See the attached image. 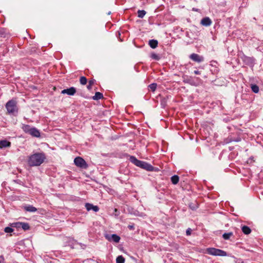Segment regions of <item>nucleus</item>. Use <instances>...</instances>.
<instances>
[{
	"label": "nucleus",
	"mask_w": 263,
	"mask_h": 263,
	"mask_svg": "<svg viewBox=\"0 0 263 263\" xmlns=\"http://www.w3.org/2000/svg\"><path fill=\"white\" fill-rule=\"evenodd\" d=\"M46 157L43 153H35L29 157L28 164L31 166H40Z\"/></svg>",
	"instance_id": "nucleus-1"
},
{
	"label": "nucleus",
	"mask_w": 263,
	"mask_h": 263,
	"mask_svg": "<svg viewBox=\"0 0 263 263\" xmlns=\"http://www.w3.org/2000/svg\"><path fill=\"white\" fill-rule=\"evenodd\" d=\"M6 108L8 113L14 114L17 111L16 102L14 100L9 101L6 104Z\"/></svg>",
	"instance_id": "nucleus-2"
},
{
	"label": "nucleus",
	"mask_w": 263,
	"mask_h": 263,
	"mask_svg": "<svg viewBox=\"0 0 263 263\" xmlns=\"http://www.w3.org/2000/svg\"><path fill=\"white\" fill-rule=\"evenodd\" d=\"M207 253L214 256H226L227 253L226 251L214 248H210L206 250Z\"/></svg>",
	"instance_id": "nucleus-3"
},
{
	"label": "nucleus",
	"mask_w": 263,
	"mask_h": 263,
	"mask_svg": "<svg viewBox=\"0 0 263 263\" xmlns=\"http://www.w3.org/2000/svg\"><path fill=\"white\" fill-rule=\"evenodd\" d=\"M74 162L76 165L78 167L83 168H86L87 167V164L85 161L81 157H78L76 158L74 160Z\"/></svg>",
	"instance_id": "nucleus-4"
},
{
	"label": "nucleus",
	"mask_w": 263,
	"mask_h": 263,
	"mask_svg": "<svg viewBox=\"0 0 263 263\" xmlns=\"http://www.w3.org/2000/svg\"><path fill=\"white\" fill-rule=\"evenodd\" d=\"M140 163H138L137 166L142 168L145 169L148 171H152L154 170V167L151 164L142 161H139Z\"/></svg>",
	"instance_id": "nucleus-5"
},
{
	"label": "nucleus",
	"mask_w": 263,
	"mask_h": 263,
	"mask_svg": "<svg viewBox=\"0 0 263 263\" xmlns=\"http://www.w3.org/2000/svg\"><path fill=\"white\" fill-rule=\"evenodd\" d=\"M105 238L109 241H113L115 242H119L120 240V237L116 234H105Z\"/></svg>",
	"instance_id": "nucleus-6"
},
{
	"label": "nucleus",
	"mask_w": 263,
	"mask_h": 263,
	"mask_svg": "<svg viewBox=\"0 0 263 263\" xmlns=\"http://www.w3.org/2000/svg\"><path fill=\"white\" fill-rule=\"evenodd\" d=\"M76 92V89L73 87H70L69 88L63 89L61 92V93L62 94H67L68 95H69V96H73L74 95V93Z\"/></svg>",
	"instance_id": "nucleus-7"
},
{
	"label": "nucleus",
	"mask_w": 263,
	"mask_h": 263,
	"mask_svg": "<svg viewBox=\"0 0 263 263\" xmlns=\"http://www.w3.org/2000/svg\"><path fill=\"white\" fill-rule=\"evenodd\" d=\"M190 58L195 62L200 63L203 61V58L197 54L192 53L190 55Z\"/></svg>",
	"instance_id": "nucleus-8"
},
{
	"label": "nucleus",
	"mask_w": 263,
	"mask_h": 263,
	"mask_svg": "<svg viewBox=\"0 0 263 263\" xmlns=\"http://www.w3.org/2000/svg\"><path fill=\"white\" fill-rule=\"evenodd\" d=\"M85 208L88 211L92 210L95 212H98L99 210L98 206L93 205V204L89 203H86L85 204Z\"/></svg>",
	"instance_id": "nucleus-9"
},
{
	"label": "nucleus",
	"mask_w": 263,
	"mask_h": 263,
	"mask_svg": "<svg viewBox=\"0 0 263 263\" xmlns=\"http://www.w3.org/2000/svg\"><path fill=\"white\" fill-rule=\"evenodd\" d=\"M200 23L203 26H209L212 24V21L209 17H205L201 20Z\"/></svg>",
	"instance_id": "nucleus-10"
},
{
	"label": "nucleus",
	"mask_w": 263,
	"mask_h": 263,
	"mask_svg": "<svg viewBox=\"0 0 263 263\" xmlns=\"http://www.w3.org/2000/svg\"><path fill=\"white\" fill-rule=\"evenodd\" d=\"M31 136L35 137H40V133L39 130H37L36 128L33 127L29 134Z\"/></svg>",
	"instance_id": "nucleus-11"
},
{
	"label": "nucleus",
	"mask_w": 263,
	"mask_h": 263,
	"mask_svg": "<svg viewBox=\"0 0 263 263\" xmlns=\"http://www.w3.org/2000/svg\"><path fill=\"white\" fill-rule=\"evenodd\" d=\"M11 143L7 140H4L0 141V148L9 147Z\"/></svg>",
	"instance_id": "nucleus-12"
},
{
	"label": "nucleus",
	"mask_w": 263,
	"mask_h": 263,
	"mask_svg": "<svg viewBox=\"0 0 263 263\" xmlns=\"http://www.w3.org/2000/svg\"><path fill=\"white\" fill-rule=\"evenodd\" d=\"M158 42L156 40H151L148 43L149 45L153 49L156 48L158 46Z\"/></svg>",
	"instance_id": "nucleus-13"
},
{
	"label": "nucleus",
	"mask_w": 263,
	"mask_h": 263,
	"mask_svg": "<svg viewBox=\"0 0 263 263\" xmlns=\"http://www.w3.org/2000/svg\"><path fill=\"white\" fill-rule=\"evenodd\" d=\"M24 209L28 212H34L37 211L36 208L33 206L32 205H28L24 207Z\"/></svg>",
	"instance_id": "nucleus-14"
},
{
	"label": "nucleus",
	"mask_w": 263,
	"mask_h": 263,
	"mask_svg": "<svg viewBox=\"0 0 263 263\" xmlns=\"http://www.w3.org/2000/svg\"><path fill=\"white\" fill-rule=\"evenodd\" d=\"M103 94L100 92H97L95 93V95L92 97V99L94 100H98L103 98Z\"/></svg>",
	"instance_id": "nucleus-15"
},
{
	"label": "nucleus",
	"mask_w": 263,
	"mask_h": 263,
	"mask_svg": "<svg viewBox=\"0 0 263 263\" xmlns=\"http://www.w3.org/2000/svg\"><path fill=\"white\" fill-rule=\"evenodd\" d=\"M242 231L245 234H249L251 232V229L249 227L246 226H244L242 227Z\"/></svg>",
	"instance_id": "nucleus-16"
},
{
	"label": "nucleus",
	"mask_w": 263,
	"mask_h": 263,
	"mask_svg": "<svg viewBox=\"0 0 263 263\" xmlns=\"http://www.w3.org/2000/svg\"><path fill=\"white\" fill-rule=\"evenodd\" d=\"M33 127H31L30 126L28 125H24L23 126V130L26 133H28L29 134L30 131H31V129Z\"/></svg>",
	"instance_id": "nucleus-17"
},
{
	"label": "nucleus",
	"mask_w": 263,
	"mask_h": 263,
	"mask_svg": "<svg viewBox=\"0 0 263 263\" xmlns=\"http://www.w3.org/2000/svg\"><path fill=\"white\" fill-rule=\"evenodd\" d=\"M130 161L133 163L134 164H135L136 166H137L138 163H140L139 160L136 159V158L134 156H131L129 158Z\"/></svg>",
	"instance_id": "nucleus-18"
},
{
	"label": "nucleus",
	"mask_w": 263,
	"mask_h": 263,
	"mask_svg": "<svg viewBox=\"0 0 263 263\" xmlns=\"http://www.w3.org/2000/svg\"><path fill=\"white\" fill-rule=\"evenodd\" d=\"M179 179V177L177 175H174L171 177L172 182L174 184H176L178 182Z\"/></svg>",
	"instance_id": "nucleus-19"
},
{
	"label": "nucleus",
	"mask_w": 263,
	"mask_h": 263,
	"mask_svg": "<svg viewBox=\"0 0 263 263\" xmlns=\"http://www.w3.org/2000/svg\"><path fill=\"white\" fill-rule=\"evenodd\" d=\"M124 262L125 259L122 255L118 256L117 257L116 263H124Z\"/></svg>",
	"instance_id": "nucleus-20"
},
{
	"label": "nucleus",
	"mask_w": 263,
	"mask_h": 263,
	"mask_svg": "<svg viewBox=\"0 0 263 263\" xmlns=\"http://www.w3.org/2000/svg\"><path fill=\"white\" fill-rule=\"evenodd\" d=\"M232 235H233V233L232 232H229V233H224L222 235V237H223L224 239L228 240Z\"/></svg>",
	"instance_id": "nucleus-21"
},
{
	"label": "nucleus",
	"mask_w": 263,
	"mask_h": 263,
	"mask_svg": "<svg viewBox=\"0 0 263 263\" xmlns=\"http://www.w3.org/2000/svg\"><path fill=\"white\" fill-rule=\"evenodd\" d=\"M251 89H252V90L255 92V93H257L259 91V87L257 85H255V84H252L251 85Z\"/></svg>",
	"instance_id": "nucleus-22"
},
{
	"label": "nucleus",
	"mask_w": 263,
	"mask_h": 263,
	"mask_svg": "<svg viewBox=\"0 0 263 263\" xmlns=\"http://www.w3.org/2000/svg\"><path fill=\"white\" fill-rule=\"evenodd\" d=\"M21 228L24 230H27L29 229L30 227H29V225L28 224V223H25V222H22Z\"/></svg>",
	"instance_id": "nucleus-23"
},
{
	"label": "nucleus",
	"mask_w": 263,
	"mask_h": 263,
	"mask_svg": "<svg viewBox=\"0 0 263 263\" xmlns=\"http://www.w3.org/2000/svg\"><path fill=\"white\" fill-rule=\"evenodd\" d=\"M146 12L144 10H138V16L140 18H143L145 15Z\"/></svg>",
	"instance_id": "nucleus-24"
},
{
	"label": "nucleus",
	"mask_w": 263,
	"mask_h": 263,
	"mask_svg": "<svg viewBox=\"0 0 263 263\" xmlns=\"http://www.w3.org/2000/svg\"><path fill=\"white\" fill-rule=\"evenodd\" d=\"M87 80L85 77H81L80 79V82L82 85H85L87 83Z\"/></svg>",
	"instance_id": "nucleus-25"
},
{
	"label": "nucleus",
	"mask_w": 263,
	"mask_h": 263,
	"mask_svg": "<svg viewBox=\"0 0 263 263\" xmlns=\"http://www.w3.org/2000/svg\"><path fill=\"white\" fill-rule=\"evenodd\" d=\"M95 80L92 79L89 81L88 85L87 86V88L88 90H90L92 88V85L94 84Z\"/></svg>",
	"instance_id": "nucleus-26"
},
{
	"label": "nucleus",
	"mask_w": 263,
	"mask_h": 263,
	"mask_svg": "<svg viewBox=\"0 0 263 263\" xmlns=\"http://www.w3.org/2000/svg\"><path fill=\"white\" fill-rule=\"evenodd\" d=\"M21 224L22 222H14L11 224V227H15L17 228H21Z\"/></svg>",
	"instance_id": "nucleus-27"
},
{
	"label": "nucleus",
	"mask_w": 263,
	"mask_h": 263,
	"mask_svg": "<svg viewBox=\"0 0 263 263\" xmlns=\"http://www.w3.org/2000/svg\"><path fill=\"white\" fill-rule=\"evenodd\" d=\"M151 57L152 59H153L154 60H159L160 59V57L158 54H156L155 53H152L151 55Z\"/></svg>",
	"instance_id": "nucleus-28"
},
{
	"label": "nucleus",
	"mask_w": 263,
	"mask_h": 263,
	"mask_svg": "<svg viewBox=\"0 0 263 263\" xmlns=\"http://www.w3.org/2000/svg\"><path fill=\"white\" fill-rule=\"evenodd\" d=\"M148 87L151 90L155 91L157 87V84L156 83H153L150 84Z\"/></svg>",
	"instance_id": "nucleus-29"
},
{
	"label": "nucleus",
	"mask_w": 263,
	"mask_h": 263,
	"mask_svg": "<svg viewBox=\"0 0 263 263\" xmlns=\"http://www.w3.org/2000/svg\"><path fill=\"white\" fill-rule=\"evenodd\" d=\"M4 231L6 233H11L13 231V229L10 227H6L5 228Z\"/></svg>",
	"instance_id": "nucleus-30"
},
{
	"label": "nucleus",
	"mask_w": 263,
	"mask_h": 263,
	"mask_svg": "<svg viewBox=\"0 0 263 263\" xmlns=\"http://www.w3.org/2000/svg\"><path fill=\"white\" fill-rule=\"evenodd\" d=\"M190 207L192 210H195L197 208V205L196 204H194L193 205V204H190Z\"/></svg>",
	"instance_id": "nucleus-31"
},
{
	"label": "nucleus",
	"mask_w": 263,
	"mask_h": 263,
	"mask_svg": "<svg viewBox=\"0 0 263 263\" xmlns=\"http://www.w3.org/2000/svg\"><path fill=\"white\" fill-rule=\"evenodd\" d=\"M191 231H192V230L190 228H189L188 229H187V230L186 231V235H191Z\"/></svg>",
	"instance_id": "nucleus-32"
},
{
	"label": "nucleus",
	"mask_w": 263,
	"mask_h": 263,
	"mask_svg": "<svg viewBox=\"0 0 263 263\" xmlns=\"http://www.w3.org/2000/svg\"><path fill=\"white\" fill-rule=\"evenodd\" d=\"M194 72L196 74H199L200 73V71L198 70H195Z\"/></svg>",
	"instance_id": "nucleus-33"
},
{
	"label": "nucleus",
	"mask_w": 263,
	"mask_h": 263,
	"mask_svg": "<svg viewBox=\"0 0 263 263\" xmlns=\"http://www.w3.org/2000/svg\"><path fill=\"white\" fill-rule=\"evenodd\" d=\"M128 228H129V229H130V230L133 229H134V226H133V225H129V226H128Z\"/></svg>",
	"instance_id": "nucleus-34"
},
{
	"label": "nucleus",
	"mask_w": 263,
	"mask_h": 263,
	"mask_svg": "<svg viewBox=\"0 0 263 263\" xmlns=\"http://www.w3.org/2000/svg\"><path fill=\"white\" fill-rule=\"evenodd\" d=\"M115 212H117V209H115Z\"/></svg>",
	"instance_id": "nucleus-35"
}]
</instances>
